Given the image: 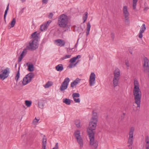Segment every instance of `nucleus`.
I'll use <instances>...</instances> for the list:
<instances>
[{"label":"nucleus","mask_w":149,"mask_h":149,"mask_svg":"<svg viewBox=\"0 0 149 149\" xmlns=\"http://www.w3.org/2000/svg\"><path fill=\"white\" fill-rule=\"evenodd\" d=\"M146 29V27L145 24H143L141 26V30L140 31L139 37L140 38H141L143 37L142 33L144 32Z\"/></svg>","instance_id":"obj_13"},{"label":"nucleus","mask_w":149,"mask_h":149,"mask_svg":"<svg viewBox=\"0 0 149 149\" xmlns=\"http://www.w3.org/2000/svg\"><path fill=\"white\" fill-rule=\"evenodd\" d=\"M138 0H133V1H135V2H137Z\"/></svg>","instance_id":"obj_59"},{"label":"nucleus","mask_w":149,"mask_h":149,"mask_svg":"<svg viewBox=\"0 0 149 149\" xmlns=\"http://www.w3.org/2000/svg\"><path fill=\"white\" fill-rule=\"evenodd\" d=\"M58 143H57L55 146V147L52 149H58Z\"/></svg>","instance_id":"obj_47"},{"label":"nucleus","mask_w":149,"mask_h":149,"mask_svg":"<svg viewBox=\"0 0 149 149\" xmlns=\"http://www.w3.org/2000/svg\"><path fill=\"white\" fill-rule=\"evenodd\" d=\"M9 3H8V4L7 6L6 9L5 11V13H4V19L5 21H6V15L7 13V12H8V10L9 9Z\"/></svg>","instance_id":"obj_28"},{"label":"nucleus","mask_w":149,"mask_h":149,"mask_svg":"<svg viewBox=\"0 0 149 149\" xmlns=\"http://www.w3.org/2000/svg\"><path fill=\"white\" fill-rule=\"evenodd\" d=\"M52 85V82L48 81L44 86L45 88H47Z\"/></svg>","instance_id":"obj_29"},{"label":"nucleus","mask_w":149,"mask_h":149,"mask_svg":"<svg viewBox=\"0 0 149 149\" xmlns=\"http://www.w3.org/2000/svg\"><path fill=\"white\" fill-rule=\"evenodd\" d=\"M88 13L86 12L85 13V14L84 15L83 17V19L84 20L83 23H84L86 20L87 19L88 17Z\"/></svg>","instance_id":"obj_31"},{"label":"nucleus","mask_w":149,"mask_h":149,"mask_svg":"<svg viewBox=\"0 0 149 149\" xmlns=\"http://www.w3.org/2000/svg\"><path fill=\"white\" fill-rule=\"evenodd\" d=\"M123 13L125 17V22L126 24H129L130 23L129 19V13L127 10V6H124L123 7Z\"/></svg>","instance_id":"obj_8"},{"label":"nucleus","mask_w":149,"mask_h":149,"mask_svg":"<svg viewBox=\"0 0 149 149\" xmlns=\"http://www.w3.org/2000/svg\"><path fill=\"white\" fill-rule=\"evenodd\" d=\"M34 76V74L33 73H29L26 76L27 77V78L29 79V81H31L32 80V79L33 78Z\"/></svg>","instance_id":"obj_20"},{"label":"nucleus","mask_w":149,"mask_h":149,"mask_svg":"<svg viewBox=\"0 0 149 149\" xmlns=\"http://www.w3.org/2000/svg\"><path fill=\"white\" fill-rule=\"evenodd\" d=\"M20 66H19L18 68V71L17 72V74H16V76L15 77V80H16L17 82L18 81V79L20 77V72H19V70H20Z\"/></svg>","instance_id":"obj_26"},{"label":"nucleus","mask_w":149,"mask_h":149,"mask_svg":"<svg viewBox=\"0 0 149 149\" xmlns=\"http://www.w3.org/2000/svg\"><path fill=\"white\" fill-rule=\"evenodd\" d=\"M124 118V116H121V120H122Z\"/></svg>","instance_id":"obj_57"},{"label":"nucleus","mask_w":149,"mask_h":149,"mask_svg":"<svg viewBox=\"0 0 149 149\" xmlns=\"http://www.w3.org/2000/svg\"><path fill=\"white\" fill-rule=\"evenodd\" d=\"M134 87L133 90L140 89L139 83L136 79H134Z\"/></svg>","instance_id":"obj_17"},{"label":"nucleus","mask_w":149,"mask_h":149,"mask_svg":"<svg viewBox=\"0 0 149 149\" xmlns=\"http://www.w3.org/2000/svg\"><path fill=\"white\" fill-rule=\"evenodd\" d=\"M51 22V20H49L47 22V23L46 24H47V25L48 26V24H50Z\"/></svg>","instance_id":"obj_54"},{"label":"nucleus","mask_w":149,"mask_h":149,"mask_svg":"<svg viewBox=\"0 0 149 149\" xmlns=\"http://www.w3.org/2000/svg\"><path fill=\"white\" fill-rule=\"evenodd\" d=\"M17 64H16L15 65V67L16 68L17 67Z\"/></svg>","instance_id":"obj_62"},{"label":"nucleus","mask_w":149,"mask_h":149,"mask_svg":"<svg viewBox=\"0 0 149 149\" xmlns=\"http://www.w3.org/2000/svg\"><path fill=\"white\" fill-rule=\"evenodd\" d=\"M38 106H39V108H40L42 109H43V108L44 104L43 102H38Z\"/></svg>","instance_id":"obj_36"},{"label":"nucleus","mask_w":149,"mask_h":149,"mask_svg":"<svg viewBox=\"0 0 149 149\" xmlns=\"http://www.w3.org/2000/svg\"><path fill=\"white\" fill-rule=\"evenodd\" d=\"M144 63L143 64L144 67L143 71L145 73H148L149 76V60L148 58L145 57L144 58Z\"/></svg>","instance_id":"obj_9"},{"label":"nucleus","mask_w":149,"mask_h":149,"mask_svg":"<svg viewBox=\"0 0 149 149\" xmlns=\"http://www.w3.org/2000/svg\"><path fill=\"white\" fill-rule=\"evenodd\" d=\"M48 0H42L43 3L45 4H47V3Z\"/></svg>","instance_id":"obj_49"},{"label":"nucleus","mask_w":149,"mask_h":149,"mask_svg":"<svg viewBox=\"0 0 149 149\" xmlns=\"http://www.w3.org/2000/svg\"><path fill=\"white\" fill-rule=\"evenodd\" d=\"M78 40H79V39L78 40L77 43L75 45L74 47L75 48H76L77 47Z\"/></svg>","instance_id":"obj_53"},{"label":"nucleus","mask_w":149,"mask_h":149,"mask_svg":"<svg viewBox=\"0 0 149 149\" xmlns=\"http://www.w3.org/2000/svg\"><path fill=\"white\" fill-rule=\"evenodd\" d=\"M76 85V84H75L74 82V81H73L72 82L71 84V87L73 88L74 86Z\"/></svg>","instance_id":"obj_48"},{"label":"nucleus","mask_w":149,"mask_h":149,"mask_svg":"<svg viewBox=\"0 0 149 149\" xmlns=\"http://www.w3.org/2000/svg\"><path fill=\"white\" fill-rule=\"evenodd\" d=\"M24 9V8H23V9H22V11Z\"/></svg>","instance_id":"obj_64"},{"label":"nucleus","mask_w":149,"mask_h":149,"mask_svg":"<svg viewBox=\"0 0 149 149\" xmlns=\"http://www.w3.org/2000/svg\"><path fill=\"white\" fill-rule=\"evenodd\" d=\"M70 81V79L68 77L64 79L60 88V90L61 91L63 92L67 89Z\"/></svg>","instance_id":"obj_7"},{"label":"nucleus","mask_w":149,"mask_h":149,"mask_svg":"<svg viewBox=\"0 0 149 149\" xmlns=\"http://www.w3.org/2000/svg\"><path fill=\"white\" fill-rule=\"evenodd\" d=\"M71 56V55H66L65 56L62 57L61 58L62 60H63L66 58H70V57Z\"/></svg>","instance_id":"obj_40"},{"label":"nucleus","mask_w":149,"mask_h":149,"mask_svg":"<svg viewBox=\"0 0 149 149\" xmlns=\"http://www.w3.org/2000/svg\"><path fill=\"white\" fill-rule=\"evenodd\" d=\"M24 136H25V135H22L21 136H22V137H23Z\"/></svg>","instance_id":"obj_61"},{"label":"nucleus","mask_w":149,"mask_h":149,"mask_svg":"<svg viewBox=\"0 0 149 149\" xmlns=\"http://www.w3.org/2000/svg\"><path fill=\"white\" fill-rule=\"evenodd\" d=\"M39 120V119L37 120L36 118H35V119L33 121V123L35 124L37 123Z\"/></svg>","instance_id":"obj_44"},{"label":"nucleus","mask_w":149,"mask_h":149,"mask_svg":"<svg viewBox=\"0 0 149 149\" xmlns=\"http://www.w3.org/2000/svg\"><path fill=\"white\" fill-rule=\"evenodd\" d=\"M47 139L43 138L42 139V146L44 147L46 146Z\"/></svg>","instance_id":"obj_34"},{"label":"nucleus","mask_w":149,"mask_h":149,"mask_svg":"<svg viewBox=\"0 0 149 149\" xmlns=\"http://www.w3.org/2000/svg\"><path fill=\"white\" fill-rule=\"evenodd\" d=\"M77 64V62L76 63L74 64V66H75Z\"/></svg>","instance_id":"obj_56"},{"label":"nucleus","mask_w":149,"mask_h":149,"mask_svg":"<svg viewBox=\"0 0 149 149\" xmlns=\"http://www.w3.org/2000/svg\"><path fill=\"white\" fill-rule=\"evenodd\" d=\"M31 81H29V79L27 78V77H24L23 79V81L22 82V84L24 85L27 84L28 83L30 82Z\"/></svg>","instance_id":"obj_18"},{"label":"nucleus","mask_w":149,"mask_h":149,"mask_svg":"<svg viewBox=\"0 0 149 149\" xmlns=\"http://www.w3.org/2000/svg\"><path fill=\"white\" fill-rule=\"evenodd\" d=\"M55 41L57 44H58V45L59 46H64L65 44V42L63 40L60 39L56 40Z\"/></svg>","instance_id":"obj_14"},{"label":"nucleus","mask_w":149,"mask_h":149,"mask_svg":"<svg viewBox=\"0 0 149 149\" xmlns=\"http://www.w3.org/2000/svg\"><path fill=\"white\" fill-rule=\"evenodd\" d=\"M28 70L30 72H32L34 70V67L33 64H29L28 65Z\"/></svg>","instance_id":"obj_24"},{"label":"nucleus","mask_w":149,"mask_h":149,"mask_svg":"<svg viewBox=\"0 0 149 149\" xmlns=\"http://www.w3.org/2000/svg\"><path fill=\"white\" fill-rule=\"evenodd\" d=\"M22 2H23L25 1V0H21Z\"/></svg>","instance_id":"obj_60"},{"label":"nucleus","mask_w":149,"mask_h":149,"mask_svg":"<svg viewBox=\"0 0 149 149\" xmlns=\"http://www.w3.org/2000/svg\"><path fill=\"white\" fill-rule=\"evenodd\" d=\"M76 58L74 57L72 58L70 60V62L72 63H73L76 61Z\"/></svg>","instance_id":"obj_41"},{"label":"nucleus","mask_w":149,"mask_h":149,"mask_svg":"<svg viewBox=\"0 0 149 149\" xmlns=\"http://www.w3.org/2000/svg\"><path fill=\"white\" fill-rule=\"evenodd\" d=\"M113 86L115 87L118 85L120 76V70L118 68H116L113 72Z\"/></svg>","instance_id":"obj_4"},{"label":"nucleus","mask_w":149,"mask_h":149,"mask_svg":"<svg viewBox=\"0 0 149 149\" xmlns=\"http://www.w3.org/2000/svg\"><path fill=\"white\" fill-rule=\"evenodd\" d=\"M38 33H37L36 31L35 32L32 34L31 36V38H32L33 40H34L35 41H37L38 40Z\"/></svg>","instance_id":"obj_15"},{"label":"nucleus","mask_w":149,"mask_h":149,"mask_svg":"<svg viewBox=\"0 0 149 149\" xmlns=\"http://www.w3.org/2000/svg\"><path fill=\"white\" fill-rule=\"evenodd\" d=\"M133 95L134 97L135 103L137 105V108H140L141 104V92L139 90H133Z\"/></svg>","instance_id":"obj_2"},{"label":"nucleus","mask_w":149,"mask_h":149,"mask_svg":"<svg viewBox=\"0 0 149 149\" xmlns=\"http://www.w3.org/2000/svg\"><path fill=\"white\" fill-rule=\"evenodd\" d=\"M80 80L81 79L79 78H77L74 81H73L74 82L75 84H76V85L78 83L80 82Z\"/></svg>","instance_id":"obj_39"},{"label":"nucleus","mask_w":149,"mask_h":149,"mask_svg":"<svg viewBox=\"0 0 149 149\" xmlns=\"http://www.w3.org/2000/svg\"><path fill=\"white\" fill-rule=\"evenodd\" d=\"M146 149H149V147L148 145H146Z\"/></svg>","instance_id":"obj_55"},{"label":"nucleus","mask_w":149,"mask_h":149,"mask_svg":"<svg viewBox=\"0 0 149 149\" xmlns=\"http://www.w3.org/2000/svg\"><path fill=\"white\" fill-rule=\"evenodd\" d=\"M16 23V19L15 18H13L10 24L11 27H13L15 25Z\"/></svg>","instance_id":"obj_33"},{"label":"nucleus","mask_w":149,"mask_h":149,"mask_svg":"<svg viewBox=\"0 0 149 149\" xmlns=\"http://www.w3.org/2000/svg\"><path fill=\"white\" fill-rule=\"evenodd\" d=\"M87 26L86 28L87 31L86 32V35L87 36H88L89 33V31L90 30V28L91 27V25L90 22H88L87 24Z\"/></svg>","instance_id":"obj_22"},{"label":"nucleus","mask_w":149,"mask_h":149,"mask_svg":"<svg viewBox=\"0 0 149 149\" xmlns=\"http://www.w3.org/2000/svg\"><path fill=\"white\" fill-rule=\"evenodd\" d=\"M9 70L10 69L8 68H6L4 70H2L1 72H2V74H0V79H2L3 80L7 78L10 73Z\"/></svg>","instance_id":"obj_6"},{"label":"nucleus","mask_w":149,"mask_h":149,"mask_svg":"<svg viewBox=\"0 0 149 149\" xmlns=\"http://www.w3.org/2000/svg\"><path fill=\"white\" fill-rule=\"evenodd\" d=\"M137 2L133 1V8L135 9L136 8Z\"/></svg>","instance_id":"obj_42"},{"label":"nucleus","mask_w":149,"mask_h":149,"mask_svg":"<svg viewBox=\"0 0 149 149\" xmlns=\"http://www.w3.org/2000/svg\"><path fill=\"white\" fill-rule=\"evenodd\" d=\"M111 37L113 39L114 38V34L113 33H112L111 34Z\"/></svg>","instance_id":"obj_52"},{"label":"nucleus","mask_w":149,"mask_h":149,"mask_svg":"<svg viewBox=\"0 0 149 149\" xmlns=\"http://www.w3.org/2000/svg\"><path fill=\"white\" fill-rule=\"evenodd\" d=\"M74 135L77 142L79 145L80 148H82L83 146V142L82 137L80 135L79 131L77 130L75 132Z\"/></svg>","instance_id":"obj_5"},{"label":"nucleus","mask_w":149,"mask_h":149,"mask_svg":"<svg viewBox=\"0 0 149 149\" xmlns=\"http://www.w3.org/2000/svg\"><path fill=\"white\" fill-rule=\"evenodd\" d=\"M74 57L76 58V60H77L78 58H80L81 57V56L80 55H78Z\"/></svg>","instance_id":"obj_51"},{"label":"nucleus","mask_w":149,"mask_h":149,"mask_svg":"<svg viewBox=\"0 0 149 149\" xmlns=\"http://www.w3.org/2000/svg\"><path fill=\"white\" fill-rule=\"evenodd\" d=\"M56 70L58 71L61 72L63 69V65L62 64H59L56 67Z\"/></svg>","instance_id":"obj_19"},{"label":"nucleus","mask_w":149,"mask_h":149,"mask_svg":"<svg viewBox=\"0 0 149 149\" xmlns=\"http://www.w3.org/2000/svg\"><path fill=\"white\" fill-rule=\"evenodd\" d=\"M75 124L78 127H79L80 126V121L79 120H77L75 121Z\"/></svg>","instance_id":"obj_38"},{"label":"nucleus","mask_w":149,"mask_h":149,"mask_svg":"<svg viewBox=\"0 0 149 149\" xmlns=\"http://www.w3.org/2000/svg\"><path fill=\"white\" fill-rule=\"evenodd\" d=\"M45 147L46 146H45L44 147V146H42V149H46Z\"/></svg>","instance_id":"obj_58"},{"label":"nucleus","mask_w":149,"mask_h":149,"mask_svg":"<svg viewBox=\"0 0 149 149\" xmlns=\"http://www.w3.org/2000/svg\"><path fill=\"white\" fill-rule=\"evenodd\" d=\"M97 114L96 112H94V111H93V116L91 120L94 121L95 119L97 121Z\"/></svg>","instance_id":"obj_21"},{"label":"nucleus","mask_w":149,"mask_h":149,"mask_svg":"<svg viewBox=\"0 0 149 149\" xmlns=\"http://www.w3.org/2000/svg\"><path fill=\"white\" fill-rule=\"evenodd\" d=\"M26 52L27 51L26 49H24L22 53L20 54V56L18 58L19 62H20L22 61L23 57L26 55Z\"/></svg>","instance_id":"obj_16"},{"label":"nucleus","mask_w":149,"mask_h":149,"mask_svg":"<svg viewBox=\"0 0 149 149\" xmlns=\"http://www.w3.org/2000/svg\"><path fill=\"white\" fill-rule=\"evenodd\" d=\"M53 14L52 13H50L49 15V17L50 18H52L53 16Z\"/></svg>","instance_id":"obj_50"},{"label":"nucleus","mask_w":149,"mask_h":149,"mask_svg":"<svg viewBox=\"0 0 149 149\" xmlns=\"http://www.w3.org/2000/svg\"><path fill=\"white\" fill-rule=\"evenodd\" d=\"M63 102L68 105H69L71 103V100L68 98H64L63 100Z\"/></svg>","instance_id":"obj_25"},{"label":"nucleus","mask_w":149,"mask_h":149,"mask_svg":"<svg viewBox=\"0 0 149 149\" xmlns=\"http://www.w3.org/2000/svg\"><path fill=\"white\" fill-rule=\"evenodd\" d=\"M72 97L73 99L75 97H80V94L78 93H74L72 94Z\"/></svg>","instance_id":"obj_32"},{"label":"nucleus","mask_w":149,"mask_h":149,"mask_svg":"<svg viewBox=\"0 0 149 149\" xmlns=\"http://www.w3.org/2000/svg\"><path fill=\"white\" fill-rule=\"evenodd\" d=\"M145 141L146 143L145 145V147H146V145H148L149 147V137L148 136H147L146 137Z\"/></svg>","instance_id":"obj_35"},{"label":"nucleus","mask_w":149,"mask_h":149,"mask_svg":"<svg viewBox=\"0 0 149 149\" xmlns=\"http://www.w3.org/2000/svg\"><path fill=\"white\" fill-rule=\"evenodd\" d=\"M89 137L90 145H93L95 148H96L98 146V142L97 141H94V135L89 136Z\"/></svg>","instance_id":"obj_11"},{"label":"nucleus","mask_w":149,"mask_h":149,"mask_svg":"<svg viewBox=\"0 0 149 149\" xmlns=\"http://www.w3.org/2000/svg\"><path fill=\"white\" fill-rule=\"evenodd\" d=\"M95 75L93 72H92L90 75L89 80V85L90 86H93L95 83Z\"/></svg>","instance_id":"obj_12"},{"label":"nucleus","mask_w":149,"mask_h":149,"mask_svg":"<svg viewBox=\"0 0 149 149\" xmlns=\"http://www.w3.org/2000/svg\"><path fill=\"white\" fill-rule=\"evenodd\" d=\"M134 128L133 127H132L130 129L129 132V136L130 137L133 138V133L134 131Z\"/></svg>","instance_id":"obj_23"},{"label":"nucleus","mask_w":149,"mask_h":149,"mask_svg":"<svg viewBox=\"0 0 149 149\" xmlns=\"http://www.w3.org/2000/svg\"><path fill=\"white\" fill-rule=\"evenodd\" d=\"M68 23V16L64 14L61 15L58 18L57 24L61 27L65 28L67 26Z\"/></svg>","instance_id":"obj_1"},{"label":"nucleus","mask_w":149,"mask_h":149,"mask_svg":"<svg viewBox=\"0 0 149 149\" xmlns=\"http://www.w3.org/2000/svg\"><path fill=\"white\" fill-rule=\"evenodd\" d=\"M133 137H129L128 138V143L132 145L133 143Z\"/></svg>","instance_id":"obj_37"},{"label":"nucleus","mask_w":149,"mask_h":149,"mask_svg":"<svg viewBox=\"0 0 149 149\" xmlns=\"http://www.w3.org/2000/svg\"><path fill=\"white\" fill-rule=\"evenodd\" d=\"M25 104L27 107H30L32 104V102L31 101L26 100L25 101Z\"/></svg>","instance_id":"obj_30"},{"label":"nucleus","mask_w":149,"mask_h":149,"mask_svg":"<svg viewBox=\"0 0 149 149\" xmlns=\"http://www.w3.org/2000/svg\"><path fill=\"white\" fill-rule=\"evenodd\" d=\"M125 64L127 66L129 67L130 66V63L128 60H126L125 61Z\"/></svg>","instance_id":"obj_46"},{"label":"nucleus","mask_w":149,"mask_h":149,"mask_svg":"<svg viewBox=\"0 0 149 149\" xmlns=\"http://www.w3.org/2000/svg\"><path fill=\"white\" fill-rule=\"evenodd\" d=\"M48 25H47V24H42L41 26L40 29L42 31L46 29L48 27Z\"/></svg>","instance_id":"obj_27"},{"label":"nucleus","mask_w":149,"mask_h":149,"mask_svg":"<svg viewBox=\"0 0 149 149\" xmlns=\"http://www.w3.org/2000/svg\"><path fill=\"white\" fill-rule=\"evenodd\" d=\"M74 64L70 63L69 64V65L68 66V68H72L73 67H74Z\"/></svg>","instance_id":"obj_45"},{"label":"nucleus","mask_w":149,"mask_h":149,"mask_svg":"<svg viewBox=\"0 0 149 149\" xmlns=\"http://www.w3.org/2000/svg\"><path fill=\"white\" fill-rule=\"evenodd\" d=\"M73 99L74 102L76 103H79L80 101V99L79 98L77 99L74 98Z\"/></svg>","instance_id":"obj_43"},{"label":"nucleus","mask_w":149,"mask_h":149,"mask_svg":"<svg viewBox=\"0 0 149 149\" xmlns=\"http://www.w3.org/2000/svg\"><path fill=\"white\" fill-rule=\"evenodd\" d=\"M130 53L131 54H132V52H130Z\"/></svg>","instance_id":"obj_63"},{"label":"nucleus","mask_w":149,"mask_h":149,"mask_svg":"<svg viewBox=\"0 0 149 149\" xmlns=\"http://www.w3.org/2000/svg\"><path fill=\"white\" fill-rule=\"evenodd\" d=\"M97 121L95 119V120H91L89 123V127L87 129V132L89 136L94 135L95 133V130L97 126Z\"/></svg>","instance_id":"obj_3"},{"label":"nucleus","mask_w":149,"mask_h":149,"mask_svg":"<svg viewBox=\"0 0 149 149\" xmlns=\"http://www.w3.org/2000/svg\"><path fill=\"white\" fill-rule=\"evenodd\" d=\"M38 47L37 41L32 40L29 43V45L27 46V48L31 50H36Z\"/></svg>","instance_id":"obj_10"}]
</instances>
